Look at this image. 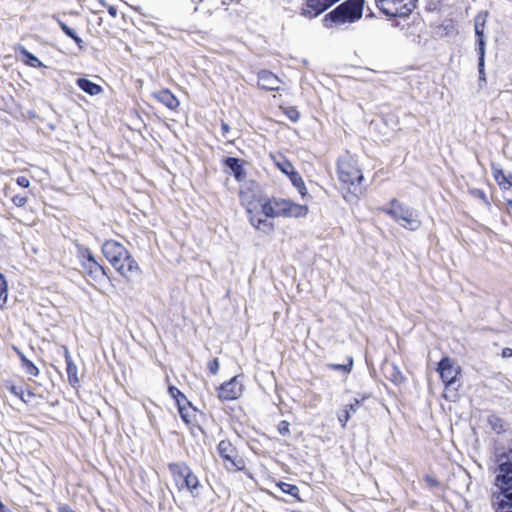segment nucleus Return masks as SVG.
Masks as SVG:
<instances>
[{
  "label": "nucleus",
  "mask_w": 512,
  "mask_h": 512,
  "mask_svg": "<svg viewBox=\"0 0 512 512\" xmlns=\"http://www.w3.org/2000/svg\"><path fill=\"white\" fill-rule=\"evenodd\" d=\"M365 0H345L324 16V21L336 26L353 24L363 16Z\"/></svg>",
  "instance_id": "obj_2"
},
{
  "label": "nucleus",
  "mask_w": 512,
  "mask_h": 512,
  "mask_svg": "<svg viewBox=\"0 0 512 512\" xmlns=\"http://www.w3.org/2000/svg\"><path fill=\"white\" fill-rule=\"evenodd\" d=\"M154 97L170 110H176L180 104L179 100L168 89L155 92Z\"/></svg>",
  "instance_id": "obj_14"
},
{
  "label": "nucleus",
  "mask_w": 512,
  "mask_h": 512,
  "mask_svg": "<svg viewBox=\"0 0 512 512\" xmlns=\"http://www.w3.org/2000/svg\"><path fill=\"white\" fill-rule=\"evenodd\" d=\"M12 512V511H11Z\"/></svg>",
  "instance_id": "obj_56"
},
{
  "label": "nucleus",
  "mask_w": 512,
  "mask_h": 512,
  "mask_svg": "<svg viewBox=\"0 0 512 512\" xmlns=\"http://www.w3.org/2000/svg\"><path fill=\"white\" fill-rule=\"evenodd\" d=\"M284 113L292 122H297L300 118V113L296 107H286Z\"/></svg>",
  "instance_id": "obj_35"
},
{
  "label": "nucleus",
  "mask_w": 512,
  "mask_h": 512,
  "mask_svg": "<svg viewBox=\"0 0 512 512\" xmlns=\"http://www.w3.org/2000/svg\"><path fill=\"white\" fill-rule=\"evenodd\" d=\"M221 129H222L223 135H225L226 133L229 132L230 126L227 123L222 122Z\"/></svg>",
  "instance_id": "obj_50"
},
{
  "label": "nucleus",
  "mask_w": 512,
  "mask_h": 512,
  "mask_svg": "<svg viewBox=\"0 0 512 512\" xmlns=\"http://www.w3.org/2000/svg\"><path fill=\"white\" fill-rule=\"evenodd\" d=\"M78 256L81 259V263L89 262L90 260H95L90 249L83 246H78Z\"/></svg>",
  "instance_id": "obj_31"
},
{
  "label": "nucleus",
  "mask_w": 512,
  "mask_h": 512,
  "mask_svg": "<svg viewBox=\"0 0 512 512\" xmlns=\"http://www.w3.org/2000/svg\"><path fill=\"white\" fill-rule=\"evenodd\" d=\"M476 44H477V47H480V48L486 47L485 39H477Z\"/></svg>",
  "instance_id": "obj_52"
},
{
  "label": "nucleus",
  "mask_w": 512,
  "mask_h": 512,
  "mask_svg": "<svg viewBox=\"0 0 512 512\" xmlns=\"http://www.w3.org/2000/svg\"><path fill=\"white\" fill-rule=\"evenodd\" d=\"M168 469L179 490L186 489L193 497L199 495V479L185 462L169 463Z\"/></svg>",
  "instance_id": "obj_3"
},
{
  "label": "nucleus",
  "mask_w": 512,
  "mask_h": 512,
  "mask_svg": "<svg viewBox=\"0 0 512 512\" xmlns=\"http://www.w3.org/2000/svg\"><path fill=\"white\" fill-rule=\"evenodd\" d=\"M82 269L93 279H97L100 275H106L105 269L95 260L89 262H82Z\"/></svg>",
  "instance_id": "obj_18"
},
{
  "label": "nucleus",
  "mask_w": 512,
  "mask_h": 512,
  "mask_svg": "<svg viewBox=\"0 0 512 512\" xmlns=\"http://www.w3.org/2000/svg\"><path fill=\"white\" fill-rule=\"evenodd\" d=\"M16 182L22 188H28L30 186V180L25 176L17 177Z\"/></svg>",
  "instance_id": "obj_43"
},
{
  "label": "nucleus",
  "mask_w": 512,
  "mask_h": 512,
  "mask_svg": "<svg viewBox=\"0 0 512 512\" xmlns=\"http://www.w3.org/2000/svg\"><path fill=\"white\" fill-rule=\"evenodd\" d=\"M475 35L477 39H484V30L475 29Z\"/></svg>",
  "instance_id": "obj_51"
},
{
  "label": "nucleus",
  "mask_w": 512,
  "mask_h": 512,
  "mask_svg": "<svg viewBox=\"0 0 512 512\" xmlns=\"http://www.w3.org/2000/svg\"><path fill=\"white\" fill-rule=\"evenodd\" d=\"M291 183L293 184V186L298 190V192L300 193L301 197L303 199L306 198V196H308V191L306 189V186H305V183L301 177V175L294 171L293 173H291V175L288 176Z\"/></svg>",
  "instance_id": "obj_22"
},
{
  "label": "nucleus",
  "mask_w": 512,
  "mask_h": 512,
  "mask_svg": "<svg viewBox=\"0 0 512 512\" xmlns=\"http://www.w3.org/2000/svg\"><path fill=\"white\" fill-rule=\"evenodd\" d=\"M14 350L20 357L22 367L25 369L26 373L31 376H37L39 374V369L34 365V363L28 360L26 356L18 348L14 347Z\"/></svg>",
  "instance_id": "obj_23"
},
{
  "label": "nucleus",
  "mask_w": 512,
  "mask_h": 512,
  "mask_svg": "<svg viewBox=\"0 0 512 512\" xmlns=\"http://www.w3.org/2000/svg\"><path fill=\"white\" fill-rule=\"evenodd\" d=\"M487 12H480L475 17V23H474V30H484L485 28V22H486Z\"/></svg>",
  "instance_id": "obj_33"
},
{
  "label": "nucleus",
  "mask_w": 512,
  "mask_h": 512,
  "mask_svg": "<svg viewBox=\"0 0 512 512\" xmlns=\"http://www.w3.org/2000/svg\"><path fill=\"white\" fill-rule=\"evenodd\" d=\"M418 0H375L377 7L390 17H407L416 8Z\"/></svg>",
  "instance_id": "obj_6"
},
{
  "label": "nucleus",
  "mask_w": 512,
  "mask_h": 512,
  "mask_svg": "<svg viewBox=\"0 0 512 512\" xmlns=\"http://www.w3.org/2000/svg\"><path fill=\"white\" fill-rule=\"evenodd\" d=\"M484 67H485V65L484 66H478L479 80L480 81H486Z\"/></svg>",
  "instance_id": "obj_47"
},
{
  "label": "nucleus",
  "mask_w": 512,
  "mask_h": 512,
  "mask_svg": "<svg viewBox=\"0 0 512 512\" xmlns=\"http://www.w3.org/2000/svg\"><path fill=\"white\" fill-rule=\"evenodd\" d=\"M383 370L386 378L392 381L395 385H400L405 381V377L401 370L394 363H387Z\"/></svg>",
  "instance_id": "obj_17"
},
{
  "label": "nucleus",
  "mask_w": 512,
  "mask_h": 512,
  "mask_svg": "<svg viewBox=\"0 0 512 512\" xmlns=\"http://www.w3.org/2000/svg\"><path fill=\"white\" fill-rule=\"evenodd\" d=\"M217 451L227 471L236 472L245 469L244 460L238 456L236 448L230 441L221 440L217 446Z\"/></svg>",
  "instance_id": "obj_7"
},
{
  "label": "nucleus",
  "mask_w": 512,
  "mask_h": 512,
  "mask_svg": "<svg viewBox=\"0 0 512 512\" xmlns=\"http://www.w3.org/2000/svg\"><path fill=\"white\" fill-rule=\"evenodd\" d=\"M7 281L2 273H0V307H3L7 301Z\"/></svg>",
  "instance_id": "obj_29"
},
{
  "label": "nucleus",
  "mask_w": 512,
  "mask_h": 512,
  "mask_svg": "<svg viewBox=\"0 0 512 512\" xmlns=\"http://www.w3.org/2000/svg\"><path fill=\"white\" fill-rule=\"evenodd\" d=\"M225 164L237 180H241L245 176L243 166L238 158L228 157L225 160Z\"/></svg>",
  "instance_id": "obj_20"
},
{
  "label": "nucleus",
  "mask_w": 512,
  "mask_h": 512,
  "mask_svg": "<svg viewBox=\"0 0 512 512\" xmlns=\"http://www.w3.org/2000/svg\"><path fill=\"white\" fill-rule=\"evenodd\" d=\"M440 377L446 387L452 386L459 373V367H455L453 361L449 357H444L438 364L437 368Z\"/></svg>",
  "instance_id": "obj_9"
},
{
  "label": "nucleus",
  "mask_w": 512,
  "mask_h": 512,
  "mask_svg": "<svg viewBox=\"0 0 512 512\" xmlns=\"http://www.w3.org/2000/svg\"><path fill=\"white\" fill-rule=\"evenodd\" d=\"M492 174L500 188L508 190L512 194V175H506L501 168L494 164H492Z\"/></svg>",
  "instance_id": "obj_15"
},
{
  "label": "nucleus",
  "mask_w": 512,
  "mask_h": 512,
  "mask_svg": "<svg viewBox=\"0 0 512 512\" xmlns=\"http://www.w3.org/2000/svg\"><path fill=\"white\" fill-rule=\"evenodd\" d=\"M58 511H59V512H76V511H74L73 509H71V508H70L68 505H66V504H62V505H60V506H59V508H58Z\"/></svg>",
  "instance_id": "obj_49"
},
{
  "label": "nucleus",
  "mask_w": 512,
  "mask_h": 512,
  "mask_svg": "<svg viewBox=\"0 0 512 512\" xmlns=\"http://www.w3.org/2000/svg\"><path fill=\"white\" fill-rule=\"evenodd\" d=\"M0 512H11V510L0 501Z\"/></svg>",
  "instance_id": "obj_53"
},
{
  "label": "nucleus",
  "mask_w": 512,
  "mask_h": 512,
  "mask_svg": "<svg viewBox=\"0 0 512 512\" xmlns=\"http://www.w3.org/2000/svg\"><path fill=\"white\" fill-rule=\"evenodd\" d=\"M78 87L91 96L98 95L102 92V87L87 78H78L76 81Z\"/></svg>",
  "instance_id": "obj_19"
},
{
  "label": "nucleus",
  "mask_w": 512,
  "mask_h": 512,
  "mask_svg": "<svg viewBox=\"0 0 512 512\" xmlns=\"http://www.w3.org/2000/svg\"><path fill=\"white\" fill-rule=\"evenodd\" d=\"M13 204L17 207H23L27 203V197L24 195H15L11 198Z\"/></svg>",
  "instance_id": "obj_39"
},
{
  "label": "nucleus",
  "mask_w": 512,
  "mask_h": 512,
  "mask_svg": "<svg viewBox=\"0 0 512 512\" xmlns=\"http://www.w3.org/2000/svg\"><path fill=\"white\" fill-rule=\"evenodd\" d=\"M242 394V384L235 376L219 387L218 397L224 401L235 400Z\"/></svg>",
  "instance_id": "obj_10"
},
{
  "label": "nucleus",
  "mask_w": 512,
  "mask_h": 512,
  "mask_svg": "<svg viewBox=\"0 0 512 512\" xmlns=\"http://www.w3.org/2000/svg\"><path fill=\"white\" fill-rule=\"evenodd\" d=\"M168 392L172 398H174L177 402V405H181V399L186 401V396L175 386H169Z\"/></svg>",
  "instance_id": "obj_32"
},
{
  "label": "nucleus",
  "mask_w": 512,
  "mask_h": 512,
  "mask_svg": "<svg viewBox=\"0 0 512 512\" xmlns=\"http://www.w3.org/2000/svg\"><path fill=\"white\" fill-rule=\"evenodd\" d=\"M360 406V401L355 399L354 403H351L345 407V409L338 415V420L341 422L342 427L346 426V423L351 418V415L356 413Z\"/></svg>",
  "instance_id": "obj_21"
},
{
  "label": "nucleus",
  "mask_w": 512,
  "mask_h": 512,
  "mask_svg": "<svg viewBox=\"0 0 512 512\" xmlns=\"http://www.w3.org/2000/svg\"><path fill=\"white\" fill-rule=\"evenodd\" d=\"M278 487L283 493L289 494L295 497L297 500L301 501V498L299 496V488L296 485L286 482H279Z\"/></svg>",
  "instance_id": "obj_27"
},
{
  "label": "nucleus",
  "mask_w": 512,
  "mask_h": 512,
  "mask_svg": "<svg viewBox=\"0 0 512 512\" xmlns=\"http://www.w3.org/2000/svg\"><path fill=\"white\" fill-rule=\"evenodd\" d=\"M491 503L495 512H512V496L505 489L494 491Z\"/></svg>",
  "instance_id": "obj_11"
},
{
  "label": "nucleus",
  "mask_w": 512,
  "mask_h": 512,
  "mask_svg": "<svg viewBox=\"0 0 512 512\" xmlns=\"http://www.w3.org/2000/svg\"><path fill=\"white\" fill-rule=\"evenodd\" d=\"M384 211L405 229L416 231L421 226L418 212L397 199H392L390 207Z\"/></svg>",
  "instance_id": "obj_5"
},
{
  "label": "nucleus",
  "mask_w": 512,
  "mask_h": 512,
  "mask_svg": "<svg viewBox=\"0 0 512 512\" xmlns=\"http://www.w3.org/2000/svg\"><path fill=\"white\" fill-rule=\"evenodd\" d=\"M248 213L250 215L249 216L250 224L252 226H254L256 229L265 230V227H270V224H268L265 219L252 214V211L250 209H248Z\"/></svg>",
  "instance_id": "obj_28"
},
{
  "label": "nucleus",
  "mask_w": 512,
  "mask_h": 512,
  "mask_svg": "<svg viewBox=\"0 0 512 512\" xmlns=\"http://www.w3.org/2000/svg\"><path fill=\"white\" fill-rule=\"evenodd\" d=\"M489 422L492 426V429L496 432V433H501L503 431V424H502V421L501 419L497 418V417H491L489 419Z\"/></svg>",
  "instance_id": "obj_38"
},
{
  "label": "nucleus",
  "mask_w": 512,
  "mask_h": 512,
  "mask_svg": "<svg viewBox=\"0 0 512 512\" xmlns=\"http://www.w3.org/2000/svg\"><path fill=\"white\" fill-rule=\"evenodd\" d=\"M424 480L427 483V485L430 486V487H437L439 485L438 480L435 479L433 476L426 475L424 477Z\"/></svg>",
  "instance_id": "obj_45"
},
{
  "label": "nucleus",
  "mask_w": 512,
  "mask_h": 512,
  "mask_svg": "<svg viewBox=\"0 0 512 512\" xmlns=\"http://www.w3.org/2000/svg\"><path fill=\"white\" fill-rule=\"evenodd\" d=\"M7 389L14 394L15 396L19 397L24 403L28 402V399L25 398L24 391L21 387L10 385L7 387Z\"/></svg>",
  "instance_id": "obj_37"
},
{
  "label": "nucleus",
  "mask_w": 512,
  "mask_h": 512,
  "mask_svg": "<svg viewBox=\"0 0 512 512\" xmlns=\"http://www.w3.org/2000/svg\"><path fill=\"white\" fill-rule=\"evenodd\" d=\"M64 358L66 362V372L68 381L72 386H76L79 383L78 368L72 360L70 352L67 347H63Z\"/></svg>",
  "instance_id": "obj_13"
},
{
  "label": "nucleus",
  "mask_w": 512,
  "mask_h": 512,
  "mask_svg": "<svg viewBox=\"0 0 512 512\" xmlns=\"http://www.w3.org/2000/svg\"><path fill=\"white\" fill-rule=\"evenodd\" d=\"M216 0H200L198 5L194 8V12L202 11L207 16H211L214 10L220 8L218 4L215 3ZM232 0H221V5H229Z\"/></svg>",
  "instance_id": "obj_16"
},
{
  "label": "nucleus",
  "mask_w": 512,
  "mask_h": 512,
  "mask_svg": "<svg viewBox=\"0 0 512 512\" xmlns=\"http://www.w3.org/2000/svg\"><path fill=\"white\" fill-rule=\"evenodd\" d=\"M53 19L56 20L61 30L65 33L66 36L70 37L73 36V33L75 32L72 28H70L65 22H63L59 17L56 15L53 16Z\"/></svg>",
  "instance_id": "obj_36"
},
{
  "label": "nucleus",
  "mask_w": 512,
  "mask_h": 512,
  "mask_svg": "<svg viewBox=\"0 0 512 512\" xmlns=\"http://www.w3.org/2000/svg\"><path fill=\"white\" fill-rule=\"evenodd\" d=\"M278 203L275 207L278 209L279 217H304L308 213V207L306 205L297 204L288 199L277 198Z\"/></svg>",
  "instance_id": "obj_8"
},
{
  "label": "nucleus",
  "mask_w": 512,
  "mask_h": 512,
  "mask_svg": "<svg viewBox=\"0 0 512 512\" xmlns=\"http://www.w3.org/2000/svg\"><path fill=\"white\" fill-rule=\"evenodd\" d=\"M27 396H28V397H34V396H35V394H34L32 391L28 390V391H27Z\"/></svg>",
  "instance_id": "obj_55"
},
{
  "label": "nucleus",
  "mask_w": 512,
  "mask_h": 512,
  "mask_svg": "<svg viewBox=\"0 0 512 512\" xmlns=\"http://www.w3.org/2000/svg\"><path fill=\"white\" fill-rule=\"evenodd\" d=\"M178 410L182 420L186 423H190L189 413L187 412L186 408L180 405L178 406Z\"/></svg>",
  "instance_id": "obj_44"
},
{
  "label": "nucleus",
  "mask_w": 512,
  "mask_h": 512,
  "mask_svg": "<svg viewBox=\"0 0 512 512\" xmlns=\"http://www.w3.org/2000/svg\"><path fill=\"white\" fill-rule=\"evenodd\" d=\"M276 165L287 176L295 171L293 165L283 157L281 161L276 162Z\"/></svg>",
  "instance_id": "obj_30"
},
{
  "label": "nucleus",
  "mask_w": 512,
  "mask_h": 512,
  "mask_svg": "<svg viewBox=\"0 0 512 512\" xmlns=\"http://www.w3.org/2000/svg\"><path fill=\"white\" fill-rule=\"evenodd\" d=\"M20 53L23 55L24 63L29 65L30 67L39 68L44 66L43 63L32 53H30L25 47L21 46L19 48Z\"/></svg>",
  "instance_id": "obj_24"
},
{
  "label": "nucleus",
  "mask_w": 512,
  "mask_h": 512,
  "mask_svg": "<svg viewBox=\"0 0 512 512\" xmlns=\"http://www.w3.org/2000/svg\"><path fill=\"white\" fill-rule=\"evenodd\" d=\"M338 176L342 183L349 185V190L354 194L361 193L363 174L357 167L355 159L345 155L338 160Z\"/></svg>",
  "instance_id": "obj_4"
},
{
  "label": "nucleus",
  "mask_w": 512,
  "mask_h": 512,
  "mask_svg": "<svg viewBox=\"0 0 512 512\" xmlns=\"http://www.w3.org/2000/svg\"><path fill=\"white\" fill-rule=\"evenodd\" d=\"M108 11H109V14L112 16H116V14H117V9L113 6H111Z\"/></svg>",
  "instance_id": "obj_54"
},
{
  "label": "nucleus",
  "mask_w": 512,
  "mask_h": 512,
  "mask_svg": "<svg viewBox=\"0 0 512 512\" xmlns=\"http://www.w3.org/2000/svg\"><path fill=\"white\" fill-rule=\"evenodd\" d=\"M478 53V66H484L485 65V48H476Z\"/></svg>",
  "instance_id": "obj_41"
},
{
  "label": "nucleus",
  "mask_w": 512,
  "mask_h": 512,
  "mask_svg": "<svg viewBox=\"0 0 512 512\" xmlns=\"http://www.w3.org/2000/svg\"><path fill=\"white\" fill-rule=\"evenodd\" d=\"M276 203H278L277 198H273V199L265 202L262 205V213L266 217H271V218L279 217L278 209H276V207H275Z\"/></svg>",
  "instance_id": "obj_25"
},
{
  "label": "nucleus",
  "mask_w": 512,
  "mask_h": 512,
  "mask_svg": "<svg viewBox=\"0 0 512 512\" xmlns=\"http://www.w3.org/2000/svg\"><path fill=\"white\" fill-rule=\"evenodd\" d=\"M278 432L279 434L285 436L289 434V423L285 420L281 421L278 424Z\"/></svg>",
  "instance_id": "obj_40"
},
{
  "label": "nucleus",
  "mask_w": 512,
  "mask_h": 512,
  "mask_svg": "<svg viewBox=\"0 0 512 512\" xmlns=\"http://www.w3.org/2000/svg\"><path fill=\"white\" fill-rule=\"evenodd\" d=\"M501 355H502L503 358H510V357H512V349L508 348V347L504 348L502 350V354Z\"/></svg>",
  "instance_id": "obj_48"
},
{
  "label": "nucleus",
  "mask_w": 512,
  "mask_h": 512,
  "mask_svg": "<svg viewBox=\"0 0 512 512\" xmlns=\"http://www.w3.org/2000/svg\"><path fill=\"white\" fill-rule=\"evenodd\" d=\"M71 39L77 44L80 49H84V41L74 32L73 36H70Z\"/></svg>",
  "instance_id": "obj_46"
},
{
  "label": "nucleus",
  "mask_w": 512,
  "mask_h": 512,
  "mask_svg": "<svg viewBox=\"0 0 512 512\" xmlns=\"http://www.w3.org/2000/svg\"><path fill=\"white\" fill-rule=\"evenodd\" d=\"M469 194L474 198V199H477L479 201H481V203L488 209L490 210L491 209V203L486 195V193L481 190V189H478V188H469L468 190Z\"/></svg>",
  "instance_id": "obj_26"
},
{
  "label": "nucleus",
  "mask_w": 512,
  "mask_h": 512,
  "mask_svg": "<svg viewBox=\"0 0 512 512\" xmlns=\"http://www.w3.org/2000/svg\"><path fill=\"white\" fill-rule=\"evenodd\" d=\"M281 80L271 71L261 70L258 73V86L268 91H278Z\"/></svg>",
  "instance_id": "obj_12"
},
{
  "label": "nucleus",
  "mask_w": 512,
  "mask_h": 512,
  "mask_svg": "<svg viewBox=\"0 0 512 512\" xmlns=\"http://www.w3.org/2000/svg\"><path fill=\"white\" fill-rule=\"evenodd\" d=\"M353 360L352 358H349L348 364H329L328 367L332 370H339L343 371L345 373H349L352 369Z\"/></svg>",
  "instance_id": "obj_34"
},
{
  "label": "nucleus",
  "mask_w": 512,
  "mask_h": 512,
  "mask_svg": "<svg viewBox=\"0 0 512 512\" xmlns=\"http://www.w3.org/2000/svg\"><path fill=\"white\" fill-rule=\"evenodd\" d=\"M219 361L217 358L213 359L212 361L209 362V371L212 373V374H217V372L219 371Z\"/></svg>",
  "instance_id": "obj_42"
},
{
  "label": "nucleus",
  "mask_w": 512,
  "mask_h": 512,
  "mask_svg": "<svg viewBox=\"0 0 512 512\" xmlns=\"http://www.w3.org/2000/svg\"><path fill=\"white\" fill-rule=\"evenodd\" d=\"M102 252L114 269L127 279L138 275L140 268L130 252L119 242L107 240L102 245Z\"/></svg>",
  "instance_id": "obj_1"
}]
</instances>
